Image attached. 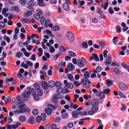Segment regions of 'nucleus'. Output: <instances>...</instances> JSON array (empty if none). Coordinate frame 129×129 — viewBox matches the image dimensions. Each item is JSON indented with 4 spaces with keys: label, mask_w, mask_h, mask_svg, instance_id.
Listing matches in <instances>:
<instances>
[{
    "label": "nucleus",
    "mask_w": 129,
    "mask_h": 129,
    "mask_svg": "<svg viewBox=\"0 0 129 129\" xmlns=\"http://www.w3.org/2000/svg\"><path fill=\"white\" fill-rule=\"evenodd\" d=\"M44 33H47L48 34V35L50 36V37H51L52 36V32L49 30H45Z\"/></svg>",
    "instance_id": "49"
},
{
    "label": "nucleus",
    "mask_w": 129,
    "mask_h": 129,
    "mask_svg": "<svg viewBox=\"0 0 129 129\" xmlns=\"http://www.w3.org/2000/svg\"><path fill=\"white\" fill-rule=\"evenodd\" d=\"M78 114L81 116H86L87 115V112L85 111L83 112H79Z\"/></svg>",
    "instance_id": "60"
},
{
    "label": "nucleus",
    "mask_w": 129,
    "mask_h": 129,
    "mask_svg": "<svg viewBox=\"0 0 129 129\" xmlns=\"http://www.w3.org/2000/svg\"><path fill=\"white\" fill-rule=\"evenodd\" d=\"M49 52L53 54L54 53L55 50L53 46H51L49 47Z\"/></svg>",
    "instance_id": "47"
},
{
    "label": "nucleus",
    "mask_w": 129,
    "mask_h": 129,
    "mask_svg": "<svg viewBox=\"0 0 129 129\" xmlns=\"http://www.w3.org/2000/svg\"><path fill=\"white\" fill-rule=\"evenodd\" d=\"M102 70L100 66L97 67L96 70H93V73L95 74L100 73Z\"/></svg>",
    "instance_id": "22"
},
{
    "label": "nucleus",
    "mask_w": 129,
    "mask_h": 129,
    "mask_svg": "<svg viewBox=\"0 0 129 129\" xmlns=\"http://www.w3.org/2000/svg\"><path fill=\"white\" fill-rule=\"evenodd\" d=\"M92 91L97 97H99L100 96V94L101 93V92L97 91L96 89H93Z\"/></svg>",
    "instance_id": "25"
},
{
    "label": "nucleus",
    "mask_w": 129,
    "mask_h": 129,
    "mask_svg": "<svg viewBox=\"0 0 129 129\" xmlns=\"http://www.w3.org/2000/svg\"><path fill=\"white\" fill-rule=\"evenodd\" d=\"M53 70V68L52 66H50L49 70H48L47 72V75L49 76H52V72Z\"/></svg>",
    "instance_id": "30"
},
{
    "label": "nucleus",
    "mask_w": 129,
    "mask_h": 129,
    "mask_svg": "<svg viewBox=\"0 0 129 129\" xmlns=\"http://www.w3.org/2000/svg\"><path fill=\"white\" fill-rule=\"evenodd\" d=\"M90 59L91 60H93L94 59L95 61H96L97 62L99 61V58L98 56L95 54V53H93L92 56H90Z\"/></svg>",
    "instance_id": "15"
},
{
    "label": "nucleus",
    "mask_w": 129,
    "mask_h": 129,
    "mask_svg": "<svg viewBox=\"0 0 129 129\" xmlns=\"http://www.w3.org/2000/svg\"><path fill=\"white\" fill-rule=\"evenodd\" d=\"M11 11H14L17 13H20V8L18 6H12L10 8Z\"/></svg>",
    "instance_id": "19"
},
{
    "label": "nucleus",
    "mask_w": 129,
    "mask_h": 129,
    "mask_svg": "<svg viewBox=\"0 0 129 129\" xmlns=\"http://www.w3.org/2000/svg\"><path fill=\"white\" fill-rule=\"evenodd\" d=\"M99 19V17H93L91 19V21L94 24H97L98 23Z\"/></svg>",
    "instance_id": "23"
},
{
    "label": "nucleus",
    "mask_w": 129,
    "mask_h": 129,
    "mask_svg": "<svg viewBox=\"0 0 129 129\" xmlns=\"http://www.w3.org/2000/svg\"><path fill=\"white\" fill-rule=\"evenodd\" d=\"M56 91L57 93L61 94L62 92H63V88H58L57 89Z\"/></svg>",
    "instance_id": "61"
},
{
    "label": "nucleus",
    "mask_w": 129,
    "mask_h": 129,
    "mask_svg": "<svg viewBox=\"0 0 129 129\" xmlns=\"http://www.w3.org/2000/svg\"><path fill=\"white\" fill-rule=\"evenodd\" d=\"M85 63L86 65H88L89 64V62L84 57H82L81 59H78V66L79 67L82 68L85 67Z\"/></svg>",
    "instance_id": "3"
},
{
    "label": "nucleus",
    "mask_w": 129,
    "mask_h": 129,
    "mask_svg": "<svg viewBox=\"0 0 129 129\" xmlns=\"http://www.w3.org/2000/svg\"><path fill=\"white\" fill-rule=\"evenodd\" d=\"M68 68L65 71L66 73H68L69 71H72L75 69V66L73 64L70 63L68 64Z\"/></svg>",
    "instance_id": "12"
},
{
    "label": "nucleus",
    "mask_w": 129,
    "mask_h": 129,
    "mask_svg": "<svg viewBox=\"0 0 129 129\" xmlns=\"http://www.w3.org/2000/svg\"><path fill=\"white\" fill-rule=\"evenodd\" d=\"M9 12V8H3L2 10V14L5 17H13V14L9 13H7Z\"/></svg>",
    "instance_id": "11"
},
{
    "label": "nucleus",
    "mask_w": 129,
    "mask_h": 129,
    "mask_svg": "<svg viewBox=\"0 0 129 129\" xmlns=\"http://www.w3.org/2000/svg\"><path fill=\"white\" fill-rule=\"evenodd\" d=\"M62 8L64 9V11H67V12L70 11V7L66 3L63 4Z\"/></svg>",
    "instance_id": "20"
},
{
    "label": "nucleus",
    "mask_w": 129,
    "mask_h": 129,
    "mask_svg": "<svg viewBox=\"0 0 129 129\" xmlns=\"http://www.w3.org/2000/svg\"><path fill=\"white\" fill-rule=\"evenodd\" d=\"M91 105L93 107H99V101L97 99H94L91 102Z\"/></svg>",
    "instance_id": "16"
},
{
    "label": "nucleus",
    "mask_w": 129,
    "mask_h": 129,
    "mask_svg": "<svg viewBox=\"0 0 129 129\" xmlns=\"http://www.w3.org/2000/svg\"><path fill=\"white\" fill-rule=\"evenodd\" d=\"M19 4L21 5V6H26L27 4V1L25 0H20L19 1Z\"/></svg>",
    "instance_id": "51"
},
{
    "label": "nucleus",
    "mask_w": 129,
    "mask_h": 129,
    "mask_svg": "<svg viewBox=\"0 0 129 129\" xmlns=\"http://www.w3.org/2000/svg\"><path fill=\"white\" fill-rule=\"evenodd\" d=\"M40 117L42 121H44L46 120V118H47V116L45 113L41 114Z\"/></svg>",
    "instance_id": "42"
},
{
    "label": "nucleus",
    "mask_w": 129,
    "mask_h": 129,
    "mask_svg": "<svg viewBox=\"0 0 129 129\" xmlns=\"http://www.w3.org/2000/svg\"><path fill=\"white\" fill-rule=\"evenodd\" d=\"M21 125L20 122H17L16 124H12L13 129H17Z\"/></svg>",
    "instance_id": "29"
},
{
    "label": "nucleus",
    "mask_w": 129,
    "mask_h": 129,
    "mask_svg": "<svg viewBox=\"0 0 129 129\" xmlns=\"http://www.w3.org/2000/svg\"><path fill=\"white\" fill-rule=\"evenodd\" d=\"M30 60H32L33 61H35L36 60V55L35 54H33L30 57Z\"/></svg>",
    "instance_id": "62"
},
{
    "label": "nucleus",
    "mask_w": 129,
    "mask_h": 129,
    "mask_svg": "<svg viewBox=\"0 0 129 129\" xmlns=\"http://www.w3.org/2000/svg\"><path fill=\"white\" fill-rule=\"evenodd\" d=\"M59 51L62 52H64L66 51V48L64 46H61L59 47Z\"/></svg>",
    "instance_id": "55"
},
{
    "label": "nucleus",
    "mask_w": 129,
    "mask_h": 129,
    "mask_svg": "<svg viewBox=\"0 0 129 129\" xmlns=\"http://www.w3.org/2000/svg\"><path fill=\"white\" fill-rule=\"evenodd\" d=\"M35 121V117L33 116H31L29 118V119L27 120V122L30 124H33L34 122Z\"/></svg>",
    "instance_id": "21"
},
{
    "label": "nucleus",
    "mask_w": 129,
    "mask_h": 129,
    "mask_svg": "<svg viewBox=\"0 0 129 129\" xmlns=\"http://www.w3.org/2000/svg\"><path fill=\"white\" fill-rule=\"evenodd\" d=\"M69 55L72 57H75L76 54L73 51H69Z\"/></svg>",
    "instance_id": "43"
},
{
    "label": "nucleus",
    "mask_w": 129,
    "mask_h": 129,
    "mask_svg": "<svg viewBox=\"0 0 129 129\" xmlns=\"http://www.w3.org/2000/svg\"><path fill=\"white\" fill-rule=\"evenodd\" d=\"M118 87L121 91H126L127 90V86L123 83H120L118 84Z\"/></svg>",
    "instance_id": "7"
},
{
    "label": "nucleus",
    "mask_w": 129,
    "mask_h": 129,
    "mask_svg": "<svg viewBox=\"0 0 129 129\" xmlns=\"http://www.w3.org/2000/svg\"><path fill=\"white\" fill-rule=\"evenodd\" d=\"M55 109V107L54 106L49 104L47 105V108H45V112L47 115L52 114V110Z\"/></svg>",
    "instance_id": "4"
},
{
    "label": "nucleus",
    "mask_w": 129,
    "mask_h": 129,
    "mask_svg": "<svg viewBox=\"0 0 129 129\" xmlns=\"http://www.w3.org/2000/svg\"><path fill=\"white\" fill-rule=\"evenodd\" d=\"M13 80H14L13 78H11L9 79H8V78H6L5 80L6 84H7L9 82H12L13 81Z\"/></svg>",
    "instance_id": "46"
},
{
    "label": "nucleus",
    "mask_w": 129,
    "mask_h": 129,
    "mask_svg": "<svg viewBox=\"0 0 129 129\" xmlns=\"http://www.w3.org/2000/svg\"><path fill=\"white\" fill-rule=\"evenodd\" d=\"M69 117V114L68 113H64L61 115V118L62 119H67Z\"/></svg>",
    "instance_id": "32"
},
{
    "label": "nucleus",
    "mask_w": 129,
    "mask_h": 129,
    "mask_svg": "<svg viewBox=\"0 0 129 129\" xmlns=\"http://www.w3.org/2000/svg\"><path fill=\"white\" fill-rule=\"evenodd\" d=\"M106 85L108 87L112 85V81L111 80H108L106 81Z\"/></svg>",
    "instance_id": "45"
},
{
    "label": "nucleus",
    "mask_w": 129,
    "mask_h": 129,
    "mask_svg": "<svg viewBox=\"0 0 129 129\" xmlns=\"http://www.w3.org/2000/svg\"><path fill=\"white\" fill-rule=\"evenodd\" d=\"M84 77L87 80L90 77V73L89 72H86L85 74H84Z\"/></svg>",
    "instance_id": "44"
},
{
    "label": "nucleus",
    "mask_w": 129,
    "mask_h": 129,
    "mask_svg": "<svg viewBox=\"0 0 129 129\" xmlns=\"http://www.w3.org/2000/svg\"><path fill=\"white\" fill-rule=\"evenodd\" d=\"M48 87H49L50 88H52L54 86H55V83L54 81H52L50 82L49 83H48Z\"/></svg>",
    "instance_id": "36"
},
{
    "label": "nucleus",
    "mask_w": 129,
    "mask_h": 129,
    "mask_svg": "<svg viewBox=\"0 0 129 129\" xmlns=\"http://www.w3.org/2000/svg\"><path fill=\"white\" fill-rule=\"evenodd\" d=\"M90 59L91 60H93L94 59L95 61H96L97 62L99 61V58L98 56L95 54V53H93L92 56H90Z\"/></svg>",
    "instance_id": "14"
},
{
    "label": "nucleus",
    "mask_w": 129,
    "mask_h": 129,
    "mask_svg": "<svg viewBox=\"0 0 129 129\" xmlns=\"http://www.w3.org/2000/svg\"><path fill=\"white\" fill-rule=\"evenodd\" d=\"M92 83L91 81L86 80L85 81V84L84 86H86L87 88H90V84Z\"/></svg>",
    "instance_id": "39"
},
{
    "label": "nucleus",
    "mask_w": 129,
    "mask_h": 129,
    "mask_svg": "<svg viewBox=\"0 0 129 129\" xmlns=\"http://www.w3.org/2000/svg\"><path fill=\"white\" fill-rule=\"evenodd\" d=\"M43 15V12L41 9H37L36 10V13L34 15V17H41Z\"/></svg>",
    "instance_id": "18"
},
{
    "label": "nucleus",
    "mask_w": 129,
    "mask_h": 129,
    "mask_svg": "<svg viewBox=\"0 0 129 129\" xmlns=\"http://www.w3.org/2000/svg\"><path fill=\"white\" fill-rule=\"evenodd\" d=\"M119 96H120V97L121 98L126 99V96L123 94V93L121 92H119Z\"/></svg>",
    "instance_id": "59"
},
{
    "label": "nucleus",
    "mask_w": 129,
    "mask_h": 129,
    "mask_svg": "<svg viewBox=\"0 0 129 129\" xmlns=\"http://www.w3.org/2000/svg\"><path fill=\"white\" fill-rule=\"evenodd\" d=\"M33 15V12L27 11L24 13V17H30Z\"/></svg>",
    "instance_id": "31"
},
{
    "label": "nucleus",
    "mask_w": 129,
    "mask_h": 129,
    "mask_svg": "<svg viewBox=\"0 0 129 129\" xmlns=\"http://www.w3.org/2000/svg\"><path fill=\"white\" fill-rule=\"evenodd\" d=\"M108 53V51L106 50H104L103 51V54L104 58H107V57H108V56H107V53Z\"/></svg>",
    "instance_id": "48"
},
{
    "label": "nucleus",
    "mask_w": 129,
    "mask_h": 129,
    "mask_svg": "<svg viewBox=\"0 0 129 129\" xmlns=\"http://www.w3.org/2000/svg\"><path fill=\"white\" fill-rule=\"evenodd\" d=\"M111 55L110 54H108L107 57L105 60V66L109 67L111 63Z\"/></svg>",
    "instance_id": "8"
},
{
    "label": "nucleus",
    "mask_w": 129,
    "mask_h": 129,
    "mask_svg": "<svg viewBox=\"0 0 129 129\" xmlns=\"http://www.w3.org/2000/svg\"><path fill=\"white\" fill-rule=\"evenodd\" d=\"M37 3L38 6L40 7H45L46 6V4L44 3V0H37Z\"/></svg>",
    "instance_id": "24"
},
{
    "label": "nucleus",
    "mask_w": 129,
    "mask_h": 129,
    "mask_svg": "<svg viewBox=\"0 0 129 129\" xmlns=\"http://www.w3.org/2000/svg\"><path fill=\"white\" fill-rule=\"evenodd\" d=\"M34 87L37 91V94L38 96H42L43 95V90L42 89H40V86L39 84L35 83L34 84Z\"/></svg>",
    "instance_id": "5"
},
{
    "label": "nucleus",
    "mask_w": 129,
    "mask_h": 129,
    "mask_svg": "<svg viewBox=\"0 0 129 129\" xmlns=\"http://www.w3.org/2000/svg\"><path fill=\"white\" fill-rule=\"evenodd\" d=\"M45 23L44 25V27H45L46 28H48V24L50 23V20H45Z\"/></svg>",
    "instance_id": "58"
},
{
    "label": "nucleus",
    "mask_w": 129,
    "mask_h": 129,
    "mask_svg": "<svg viewBox=\"0 0 129 129\" xmlns=\"http://www.w3.org/2000/svg\"><path fill=\"white\" fill-rule=\"evenodd\" d=\"M40 79L42 80H44V77H45L46 75H47V73L43 70H40Z\"/></svg>",
    "instance_id": "17"
},
{
    "label": "nucleus",
    "mask_w": 129,
    "mask_h": 129,
    "mask_svg": "<svg viewBox=\"0 0 129 129\" xmlns=\"http://www.w3.org/2000/svg\"><path fill=\"white\" fill-rule=\"evenodd\" d=\"M25 87V85H21L20 86V88L17 89V91L20 92V91H22Z\"/></svg>",
    "instance_id": "53"
},
{
    "label": "nucleus",
    "mask_w": 129,
    "mask_h": 129,
    "mask_svg": "<svg viewBox=\"0 0 129 129\" xmlns=\"http://www.w3.org/2000/svg\"><path fill=\"white\" fill-rule=\"evenodd\" d=\"M118 42V38L116 37H113V43L114 45H116Z\"/></svg>",
    "instance_id": "57"
},
{
    "label": "nucleus",
    "mask_w": 129,
    "mask_h": 129,
    "mask_svg": "<svg viewBox=\"0 0 129 129\" xmlns=\"http://www.w3.org/2000/svg\"><path fill=\"white\" fill-rule=\"evenodd\" d=\"M25 70L21 68L19 71V73L17 74V77H18L21 81H24V77L23 76V74L24 73Z\"/></svg>",
    "instance_id": "9"
},
{
    "label": "nucleus",
    "mask_w": 129,
    "mask_h": 129,
    "mask_svg": "<svg viewBox=\"0 0 129 129\" xmlns=\"http://www.w3.org/2000/svg\"><path fill=\"white\" fill-rule=\"evenodd\" d=\"M99 107H92L91 110L88 112V114L90 115H92L95 114L99 110Z\"/></svg>",
    "instance_id": "10"
},
{
    "label": "nucleus",
    "mask_w": 129,
    "mask_h": 129,
    "mask_svg": "<svg viewBox=\"0 0 129 129\" xmlns=\"http://www.w3.org/2000/svg\"><path fill=\"white\" fill-rule=\"evenodd\" d=\"M5 27V24L3 22H0V30L3 29Z\"/></svg>",
    "instance_id": "63"
},
{
    "label": "nucleus",
    "mask_w": 129,
    "mask_h": 129,
    "mask_svg": "<svg viewBox=\"0 0 129 129\" xmlns=\"http://www.w3.org/2000/svg\"><path fill=\"white\" fill-rule=\"evenodd\" d=\"M46 21L45 20V18L44 17H42L41 18H40V22H41V24L43 25L44 24V22Z\"/></svg>",
    "instance_id": "56"
},
{
    "label": "nucleus",
    "mask_w": 129,
    "mask_h": 129,
    "mask_svg": "<svg viewBox=\"0 0 129 129\" xmlns=\"http://www.w3.org/2000/svg\"><path fill=\"white\" fill-rule=\"evenodd\" d=\"M21 22L23 23V24H25V23H29L30 21L29 20L26 19V18H23L21 20Z\"/></svg>",
    "instance_id": "41"
},
{
    "label": "nucleus",
    "mask_w": 129,
    "mask_h": 129,
    "mask_svg": "<svg viewBox=\"0 0 129 129\" xmlns=\"http://www.w3.org/2000/svg\"><path fill=\"white\" fill-rule=\"evenodd\" d=\"M27 112V109H25V104H22L20 105L18 108L17 109L16 111L14 112L15 114H23Z\"/></svg>",
    "instance_id": "2"
},
{
    "label": "nucleus",
    "mask_w": 129,
    "mask_h": 129,
    "mask_svg": "<svg viewBox=\"0 0 129 129\" xmlns=\"http://www.w3.org/2000/svg\"><path fill=\"white\" fill-rule=\"evenodd\" d=\"M61 55V53L59 52L56 55H55L54 56H53V60L54 61H56L57 60V59L58 58V57Z\"/></svg>",
    "instance_id": "35"
},
{
    "label": "nucleus",
    "mask_w": 129,
    "mask_h": 129,
    "mask_svg": "<svg viewBox=\"0 0 129 129\" xmlns=\"http://www.w3.org/2000/svg\"><path fill=\"white\" fill-rule=\"evenodd\" d=\"M59 29H60L59 27L57 25H55L53 27V28L51 29V30L53 31H59Z\"/></svg>",
    "instance_id": "38"
},
{
    "label": "nucleus",
    "mask_w": 129,
    "mask_h": 129,
    "mask_svg": "<svg viewBox=\"0 0 129 129\" xmlns=\"http://www.w3.org/2000/svg\"><path fill=\"white\" fill-rule=\"evenodd\" d=\"M27 5L30 7H33L34 6H36V2L30 1L28 2Z\"/></svg>",
    "instance_id": "34"
},
{
    "label": "nucleus",
    "mask_w": 129,
    "mask_h": 129,
    "mask_svg": "<svg viewBox=\"0 0 129 129\" xmlns=\"http://www.w3.org/2000/svg\"><path fill=\"white\" fill-rule=\"evenodd\" d=\"M19 120L21 122H24L26 121V117L25 116H20L19 117Z\"/></svg>",
    "instance_id": "37"
},
{
    "label": "nucleus",
    "mask_w": 129,
    "mask_h": 129,
    "mask_svg": "<svg viewBox=\"0 0 129 129\" xmlns=\"http://www.w3.org/2000/svg\"><path fill=\"white\" fill-rule=\"evenodd\" d=\"M35 93L36 90L35 89H30L28 91H26L24 93L23 95H22V97L24 98V100L28 101L30 94H32L33 97V99L36 101H38L39 100V97L37 95L35 94Z\"/></svg>",
    "instance_id": "1"
},
{
    "label": "nucleus",
    "mask_w": 129,
    "mask_h": 129,
    "mask_svg": "<svg viewBox=\"0 0 129 129\" xmlns=\"http://www.w3.org/2000/svg\"><path fill=\"white\" fill-rule=\"evenodd\" d=\"M81 45L84 48L87 49V48H88V44L87 43V42H82Z\"/></svg>",
    "instance_id": "40"
},
{
    "label": "nucleus",
    "mask_w": 129,
    "mask_h": 129,
    "mask_svg": "<svg viewBox=\"0 0 129 129\" xmlns=\"http://www.w3.org/2000/svg\"><path fill=\"white\" fill-rule=\"evenodd\" d=\"M66 37L67 39L71 42L74 41L75 40V36L72 32H68L66 34Z\"/></svg>",
    "instance_id": "6"
},
{
    "label": "nucleus",
    "mask_w": 129,
    "mask_h": 129,
    "mask_svg": "<svg viewBox=\"0 0 129 129\" xmlns=\"http://www.w3.org/2000/svg\"><path fill=\"white\" fill-rule=\"evenodd\" d=\"M108 7V1H107V2H106L105 3H103L101 5V8H103L105 10L107 9Z\"/></svg>",
    "instance_id": "27"
},
{
    "label": "nucleus",
    "mask_w": 129,
    "mask_h": 129,
    "mask_svg": "<svg viewBox=\"0 0 129 129\" xmlns=\"http://www.w3.org/2000/svg\"><path fill=\"white\" fill-rule=\"evenodd\" d=\"M72 116L74 118H77L78 117V114L77 113V112H73L72 113Z\"/></svg>",
    "instance_id": "50"
},
{
    "label": "nucleus",
    "mask_w": 129,
    "mask_h": 129,
    "mask_svg": "<svg viewBox=\"0 0 129 129\" xmlns=\"http://www.w3.org/2000/svg\"><path fill=\"white\" fill-rule=\"evenodd\" d=\"M100 99L102 100V99H104L105 98V94H104V93H102V92H101V93L100 94V96H99Z\"/></svg>",
    "instance_id": "52"
},
{
    "label": "nucleus",
    "mask_w": 129,
    "mask_h": 129,
    "mask_svg": "<svg viewBox=\"0 0 129 129\" xmlns=\"http://www.w3.org/2000/svg\"><path fill=\"white\" fill-rule=\"evenodd\" d=\"M63 84H64L65 86L71 89H73L74 88V85L73 84H72L71 83H68L67 80H65L63 81Z\"/></svg>",
    "instance_id": "13"
},
{
    "label": "nucleus",
    "mask_w": 129,
    "mask_h": 129,
    "mask_svg": "<svg viewBox=\"0 0 129 129\" xmlns=\"http://www.w3.org/2000/svg\"><path fill=\"white\" fill-rule=\"evenodd\" d=\"M97 13L98 14H99L100 17H105L104 13H103V12L101 11V9L100 8H98L97 9Z\"/></svg>",
    "instance_id": "26"
},
{
    "label": "nucleus",
    "mask_w": 129,
    "mask_h": 129,
    "mask_svg": "<svg viewBox=\"0 0 129 129\" xmlns=\"http://www.w3.org/2000/svg\"><path fill=\"white\" fill-rule=\"evenodd\" d=\"M42 87L43 89L46 90V89H48V87L49 86H48V85L47 82H43L42 83Z\"/></svg>",
    "instance_id": "28"
},
{
    "label": "nucleus",
    "mask_w": 129,
    "mask_h": 129,
    "mask_svg": "<svg viewBox=\"0 0 129 129\" xmlns=\"http://www.w3.org/2000/svg\"><path fill=\"white\" fill-rule=\"evenodd\" d=\"M21 67L23 68H25V69H26L29 68V66L27 64V63L25 64L24 62H22L21 63Z\"/></svg>",
    "instance_id": "54"
},
{
    "label": "nucleus",
    "mask_w": 129,
    "mask_h": 129,
    "mask_svg": "<svg viewBox=\"0 0 129 129\" xmlns=\"http://www.w3.org/2000/svg\"><path fill=\"white\" fill-rule=\"evenodd\" d=\"M51 129H59V128H57V125L55 124H52L51 125Z\"/></svg>",
    "instance_id": "64"
},
{
    "label": "nucleus",
    "mask_w": 129,
    "mask_h": 129,
    "mask_svg": "<svg viewBox=\"0 0 129 129\" xmlns=\"http://www.w3.org/2000/svg\"><path fill=\"white\" fill-rule=\"evenodd\" d=\"M67 77L70 80L71 82H73L74 80V76L71 74H68L67 75Z\"/></svg>",
    "instance_id": "33"
}]
</instances>
